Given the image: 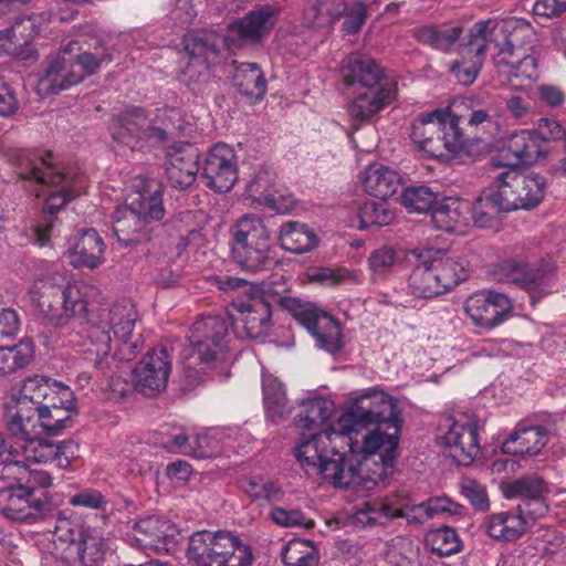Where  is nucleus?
I'll return each mask as SVG.
<instances>
[{
  "instance_id": "f257e3e1",
  "label": "nucleus",
  "mask_w": 566,
  "mask_h": 566,
  "mask_svg": "<svg viewBox=\"0 0 566 566\" xmlns=\"http://www.w3.org/2000/svg\"><path fill=\"white\" fill-rule=\"evenodd\" d=\"M532 33L527 21L511 18L504 21L476 22L462 44V85H471L478 77L486 50H494V64L509 67L505 72L515 88L528 86L538 77L537 61L521 53V40Z\"/></svg>"
},
{
  "instance_id": "f03ea898",
  "label": "nucleus",
  "mask_w": 566,
  "mask_h": 566,
  "mask_svg": "<svg viewBox=\"0 0 566 566\" xmlns=\"http://www.w3.org/2000/svg\"><path fill=\"white\" fill-rule=\"evenodd\" d=\"M340 72L345 86L353 88L347 113L357 124L374 120L398 96L397 82L369 56L350 54Z\"/></svg>"
},
{
  "instance_id": "7ed1b4c3",
  "label": "nucleus",
  "mask_w": 566,
  "mask_h": 566,
  "mask_svg": "<svg viewBox=\"0 0 566 566\" xmlns=\"http://www.w3.org/2000/svg\"><path fill=\"white\" fill-rule=\"evenodd\" d=\"M137 321V311L134 304L126 298L114 303L109 308H101L90 321V346L86 352L94 355L92 359L97 369H104L105 359L112 352V342L117 343L113 357L129 361L142 350L143 340L134 335Z\"/></svg>"
},
{
  "instance_id": "20e7f679",
  "label": "nucleus",
  "mask_w": 566,
  "mask_h": 566,
  "mask_svg": "<svg viewBox=\"0 0 566 566\" xmlns=\"http://www.w3.org/2000/svg\"><path fill=\"white\" fill-rule=\"evenodd\" d=\"M363 403L364 399L338 419L337 427L343 433V440L349 439L348 434L358 431L360 427L377 424V428L365 437L363 452L365 455H370L384 449L380 455L381 463L390 468L395 463L400 440L402 427L400 411L387 397H381L378 402L370 401L367 407Z\"/></svg>"
},
{
  "instance_id": "39448f33",
  "label": "nucleus",
  "mask_w": 566,
  "mask_h": 566,
  "mask_svg": "<svg viewBox=\"0 0 566 566\" xmlns=\"http://www.w3.org/2000/svg\"><path fill=\"white\" fill-rule=\"evenodd\" d=\"M336 439L343 440L340 429L327 424L323 430L310 436L294 448V455L308 475H318L337 488L361 485V463L348 461L336 449Z\"/></svg>"
},
{
  "instance_id": "423d86ee",
  "label": "nucleus",
  "mask_w": 566,
  "mask_h": 566,
  "mask_svg": "<svg viewBox=\"0 0 566 566\" xmlns=\"http://www.w3.org/2000/svg\"><path fill=\"white\" fill-rule=\"evenodd\" d=\"M165 216L163 185L156 179L140 181L137 196L129 206L115 209L113 231L124 247H137L151 240L148 220L159 221Z\"/></svg>"
},
{
  "instance_id": "0eeeda50",
  "label": "nucleus",
  "mask_w": 566,
  "mask_h": 566,
  "mask_svg": "<svg viewBox=\"0 0 566 566\" xmlns=\"http://www.w3.org/2000/svg\"><path fill=\"white\" fill-rule=\"evenodd\" d=\"M52 158L53 154L46 151L30 167L22 169L19 176L41 188L35 189V196H45L43 211L56 216L70 201L85 192L87 180L83 172L59 168Z\"/></svg>"
},
{
  "instance_id": "6e6552de",
  "label": "nucleus",
  "mask_w": 566,
  "mask_h": 566,
  "mask_svg": "<svg viewBox=\"0 0 566 566\" xmlns=\"http://www.w3.org/2000/svg\"><path fill=\"white\" fill-rule=\"evenodd\" d=\"M460 117L451 106L420 114L411 125V140L429 158L448 163L460 154Z\"/></svg>"
},
{
  "instance_id": "1a4fd4ad",
  "label": "nucleus",
  "mask_w": 566,
  "mask_h": 566,
  "mask_svg": "<svg viewBox=\"0 0 566 566\" xmlns=\"http://www.w3.org/2000/svg\"><path fill=\"white\" fill-rule=\"evenodd\" d=\"M545 189L544 177L509 167L494 178L492 185L483 192V197L479 199V203L484 201L485 206L496 212L528 210L542 202Z\"/></svg>"
},
{
  "instance_id": "9d476101",
  "label": "nucleus",
  "mask_w": 566,
  "mask_h": 566,
  "mask_svg": "<svg viewBox=\"0 0 566 566\" xmlns=\"http://www.w3.org/2000/svg\"><path fill=\"white\" fill-rule=\"evenodd\" d=\"M186 557L191 566H251L253 552L233 532L203 530L189 536Z\"/></svg>"
},
{
  "instance_id": "9b49d317",
  "label": "nucleus",
  "mask_w": 566,
  "mask_h": 566,
  "mask_svg": "<svg viewBox=\"0 0 566 566\" xmlns=\"http://www.w3.org/2000/svg\"><path fill=\"white\" fill-rule=\"evenodd\" d=\"M231 254L239 268L249 273L270 271L271 237L263 220L255 214H243L230 227Z\"/></svg>"
},
{
  "instance_id": "f8f14e48",
  "label": "nucleus",
  "mask_w": 566,
  "mask_h": 566,
  "mask_svg": "<svg viewBox=\"0 0 566 566\" xmlns=\"http://www.w3.org/2000/svg\"><path fill=\"white\" fill-rule=\"evenodd\" d=\"M14 397L27 406L35 407L42 418L48 417L65 429L71 426L72 416L76 412L70 387L44 376L27 377Z\"/></svg>"
},
{
  "instance_id": "ddd939ff",
  "label": "nucleus",
  "mask_w": 566,
  "mask_h": 566,
  "mask_svg": "<svg viewBox=\"0 0 566 566\" xmlns=\"http://www.w3.org/2000/svg\"><path fill=\"white\" fill-rule=\"evenodd\" d=\"M99 296L94 285L85 282H69L62 287H51L40 300L41 310L50 324L65 327L73 322H88L87 316L93 302Z\"/></svg>"
},
{
  "instance_id": "4468645a",
  "label": "nucleus",
  "mask_w": 566,
  "mask_h": 566,
  "mask_svg": "<svg viewBox=\"0 0 566 566\" xmlns=\"http://www.w3.org/2000/svg\"><path fill=\"white\" fill-rule=\"evenodd\" d=\"M413 269L409 275V289L416 297L431 298L443 294L460 283L457 263L433 258V251L412 250Z\"/></svg>"
},
{
  "instance_id": "2eb2a0df",
  "label": "nucleus",
  "mask_w": 566,
  "mask_h": 566,
  "mask_svg": "<svg viewBox=\"0 0 566 566\" xmlns=\"http://www.w3.org/2000/svg\"><path fill=\"white\" fill-rule=\"evenodd\" d=\"M98 524L84 527L77 517L61 513L55 522L53 535L56 541L66 543L71 555L75 554L84 566H93L103 559L105 539L99 530L108 521L106 514L96 515Z\"/></svg>"
},
{
  "instance_id": "dca6fc26",
  "label": "nucleus",
  "mask_w": 566,
  "mask_h": 566,
  "mask_svg": "<svg viewBox=\"0 0 566 566\" xmlns=\"http://www.w3.org/2000/svg\"><path fill=\"white\" fill-rule=\"evenodd\" d=\"M190 358L206 368H213L229 352V325L219 315H200L188 336Z\"/></svg>"
},
{
  "instance_id": "f3484780",
  "label": "nucleus",
  "mask_w": 566,
  "mask_h": 566,
  "mask_svg": "<svg viewBox=\"0 0 566 566\" xmlns=\"http://www.w3.org/2000/svg\"><path fill=\"white\" fill-rule=\"evenodd\" d=\"M280 9L259 6L231 22L226 31L223 43L232 52L259 45L276 23Z\"/></svg>"
},
{
  "instance_id": "a211bd4d",
  "label": "nucleus",
  "mask_w": 566,
  "mask_h": 566,
  "mask_svg": "<svg viewBox=\"0 0 566 566\" xmlns=\"http://www.w3.org/2000/svg\"><path fill=\"white\" fill-rule=\"evenodd\" d=\"M235 334L241 338L261 339L269 335L272 306L261 294L238 296L229 310Z\"/></svg>"
},
{
  "instance_id": "6ab92c4d",
  "label": "nucleus",
  "mask_w": 566,
  "mask_h": 566,
  "mask_svg": "<svg viewBox=\"0 0 566 566\" xmlns=\"http://www.w3.org/2000/svg\"><path fill=\"white\" fill-rule=\"evenodd\" d=\"M293 317L315 338L319 349L335 356L344 347V336L338 321L312 304L291 301Z\"/></svg>"
},
{
  "instance_id": "aec40b11",
  "label": "nucleus",
  "mask_w": 566,
  "mask_h": 566,
  "mask_svg": "<svg viewBox=\"0 0 566 566\" xmlns=\"http://www.w3.org/2000/svg\"><path fill=\"white\" fill-rule=\"evenodd\" d=\"M554 264L548 261L541 268H531L525 262L506 260L497 264L494 276L503 283L515 284L525 290L532 303L553 292Z\"/></svg>"
},
{
  "instance_id": "412c9836",
  "label": "nucleus",
  "mask_w": 566,
  "mask_h": 566,
  "mask_svg": "<svg viewBox=\"0 0 566 566\" xmlns=\"http://www.w3.org/2000/svg\"><path fill=\"white\" fill-rule=\"evenodd\" d=\"M112 139L132 151L147 153L155 148L150 117L140 106H129L114 115L108 125Z\"/></svg>"
},
{
  "instance_id": "4be33fe9",
  "label": "nucleus",
  "mask_w": 566,
  "mask_h": 566,
  "mask_svg": "<svg viewBox=\"0 0 566 566\" xmlns=\"http://www.w3.org/2000/svg\"><path fill=\"white\" fill-rule=\"evenodd\" d=\"M20 317L13 308L0 310V342L12 338L20 331ZM34 358V346L22 339L13 346L0 345V377L27 367Z\"/></svg>"
},
{
  "instance_id": "5701e85b",
  "label": "nucleus",
  "mask_w": 566,
  "mask_h": 566,
  "mask_svg": "<svg viewBox=\"0 0 566 566\" xmlns=\"http://www.w3.org/2000/svg\"><path fill=\"white\" fill-rule=\"evenodd\" d=\"M171 373V358L165 347L148 350L133 369L134 386L145 397L163 392Z\"/></svg>"
},
{
  "instance_id": "b1692460",
  "label": "nucleus",
  "mask_w": 566,
  "mask_h": 566,
  "mask_svg": "<svg viewBox=\"0 0 566 566\" xmlns=\"http://www.w3.org/2000/svg\"><path fill=\"white\" fill-rule=\"evenodd\" d=\"M238 157L234 149L224 144L217 143L206 155L201 177L205 185L217 191H230L239 178Z\"/></svg>"
},
{
  "instance_id": "393cba45",
  "label": "nucleus",
  "mask_w": 566,
  "mask_h": 566,
  "mask_svg": "<svg viewBox=\"0 0 566 566\" xmlns=\"http://www.w3.org/2000/svg\"><path fill=\"white\" fill-rule=\"evenodd\" d=\"M80 50L77 41H70L61 52L51 56L39 80V91L54 95L81 83L83 73L76 71L72 59V54Z\"/></svg>"
},
{
  "instance_id": "a878e982",
  "label": "nucleus",
  "mask_w": 566,
  "mask_h": 566,
  "mask_svg": "<svg viewBox=\"0 0 566 566\" xmlns=\"http://www.w3.org/2000/svg\"><path fill=\"white\" fill-rule=\"evenodd\" d=\"M2 421L6 430L22 441L34 434L38 427L52 436H56L65 429L60 424H54V421L48 417L42 418L35 407L27 406L13 396L3 406Z\"/></svg>"
},
{
  "instance_id": "bb28decb",
  "label": "nucleus",
  "mask_w": 566,
  "mask_h": 566,
  "mask_svg": "<svg viewBox=\"0 0 566 566\" xmlns=\"http://www.w3.org/2000/svg\"><path fill=\"white\" fill-rule=\"evenodd\" d=\"M78 444L73 440L52 441L29 437L20 444L21 465L25 462L55 463L59 469H67L77 458Z\"/></svg>"
},
{
  "instance_id": "cd10ccee",
  "label": "nucleus",
  "mask_w": 566,
  "mask_h": 566,
  "mask_svg": "<svg viewBox=\"0 0 566 566\" xmlns=\"http://www.w3.org/2000/svg\"><path fill=\"white\" fill-rule=\"evenodd\" d=\"M510 298L493 291L478 292L465 301V313L474 325L492 328L499 325L511 311Z\"/></svg>"
},
{
  "instance_id": "c85d7f7f",
  "label": "nucleus",
  "mask_w": 566,
  "mask_h": 566,
  "mask_svg": "<svg viewBox=\"0 0 566 566\" xmlns=\"http://www.w3.org/2000/svg\"><path fill=\"white\" fill-rule=\"evenodd\" d=\"M48 506L46 501L33 500L32 492L22 484L0 491V512L11 521L34 522Z\"/></svg>"
},
{
  "instance_id": "c756f323",
  "label": "nucleus",
  "mask_w": 566,
  "mask_h": 566,
  "mask_svg": "<svg viewBox=\"0 0 566 566\" xmlns=\"http://www.w3.org/2000/svg\"><path fill=\"white\" fill-rule=\"evenodd\" d=\"M199 150L191 144H182L167 153L166 177L176 189H186L193 184L199 171Z\"/></svg>"
},
{
  "instance_id": "7c9ffc66",
  "label": "nucleus",
  "mask_w": 566,
  "mask_h": 566,
  "mask_svg": "<svg viewBox=\"0 0 566 566\" xmlns=\"http://www.w3.org/2000/svg\"><path fill=\"white\" fill-rule=\"evenodd\" d=\"M43 13L15 19L14 23L0 31V55H19L40 31Z\"/></svg>"
},
{
  "instance_id": "2f4dec72",
  "label": "nucleus",
  "mask_w": 566,
  "mask_h": 566,
  "mask_svg": "<svg viewBox=\"0 0 566 566\" xmlns=\"http://www.w3.org/2000/svg\"><path fill=\"white\" fill-rule=\"evenodd\" d=\"M134 541L143 549L166 551L174 539V525L160 516L138 520L133 527Z\"/></svg>"
},
{
  "instance_id": "473e14b6",
  "label": "nucleus",
  "mask_w": 566,
  "mask_h": 566,
  "mask_svg": "<svg viewBox=\"0 0 566 566\" xmlns=\"http://www.w3.org/2000/svg\"><path fill=\"white\" fill-rule=\"evenodd\" d=\"M548 442V430L542 426L518 423L502 443V452L513 455H537Z\"/></svg>"
},
{
  "instance_id": "72a5a7b5",
  "label": "nucleus",
  "mask_w": 566,
  "mask_h": 566,
  "mask_svg": "<svg viewBox=\"0 0 566 566\" xmlns=\"http://www.w3.org/2000/svg\"><path fill=\"white\" fill-rule=\"evenodd\" d=\"M502 153L505 157L512 155V159L507 164L509 167H514L517 164L531 165L545 156L538 135L526 129L513 133Z\"/></svg>"
},
{
  "instance_id": "f704fd0d",
  "label": "nucleus",
  "mask_w": 566,
  "mask_h": 566,
  "mask_svg": "<svg viewBox=\"0 0 566 566\" xmlns=\"http://www.w3.org/2000/svg\"><path fill=\"white\" fill-rule=\"evenodd\" d=\"M185 51L192 63L208 69L220 53V38L212 31L198 30L187 32L182 40Z\"/></svg>"
},
{
  "instance_id": "c9c22d12",
  "label": "nucleus",
  "mask_w": 566,
  "mask_h": 566,
  "mask_svg": "<svg viewBox=\"0 0 566 566\" xmlns=\"http://www.w3.org/2000/svg\"><path fill=\"white\" fill-rule=\"evenodd\" d=\"M105 243L95 229L84 230L72 248V263L74 266L94 269L103 262Z\"/></svg>"
},
{
  "instance_id": "e433bc0d",
  "label": "nucleus",
  "mask_w": 566,
  "mask_h": 566,
  "mask_svg": "<svg viewBox=\"0 0 566 566\" xmlns=\"http://www.w3.org/2000/svg\"><path fill=\"white\" fill-rule=\"evenodd\" d=\"M155 148L178 137L185 129L182 112L178 107H163L150 118Z\"/></svg>"
},
{
  "instance_id": "4c0bfd02",
  "label": "nucleus",
  "mask_w": 566,
  "mask_h": 566,
  "mask_svg": "<svg viewBox=\"0 0 566 566\" xmlns=\"http://www.w3.org/2000/svg\"><path fill=\"white\" fill-rule=\"evenodd\" d=\"M400 181L397 171L380 164H373L367 168L363 184L369 196L387 200L397 192Z\"/></svg>"
},
{
  "instance_id": "58836bf2",
  "label": "nucleus",
  "mask_w": 566,
  "mask_h": 566,
  "mask_svg": "<svg viewBox=\"0 0 566 566\" xmlns=\"http://www.w3.org/2000/svg\"><path fill=\"white\" fill-rule=\"evenodd\" d=\"M279 241L282 249L295 254L313 250L318 238L307 224L298 221H287L281 226Z\"/></svg>"
},
{
  "instance_id": "ea45409f",
  "label": "nucleus",
  "mask_w": 566,
  "mask_h": 566,
  "mask_svg": "<svg viewBox=\"0 0 566 566\" xmlns=\"http://www.w3.org/2000/svg\"><path fill=\"white\" fill-rule=\"evenodd\" d=\"M233 84L242 95L253 102L263 99L266 93V80L262 69L256 63L237 65Z\"/></svg>"
},
{
  "instance_id": "a19ab883",
  "label": "nucleus",
  "mask_w": 566,
  "mask_h": 566,
  "mask_svg": "<svg viewBox=\"0 0 566 566\" xmlns=\"http://www.w3.org/2000/svg\"><path fill=\"white\" fill-rule=\"evenodd\" d=\"M491 537L500 541H515L528 528V521L518 510L516 512H500L490 516L486 524Z\"/></svg>"
},
{
  "instance_id": "79ce46f5",
  "label": "nucleus",
  "mask_w": 566,
  "mask_h": 566,
  "mask_svg": "<svg viewBox=\"0 0 566 566\" xmlns=\"http://www.w3.org/2000/svg\"><path fill=\"white\" fill-rule=\"evenodd\" d=\"M359 518L367 524H385V522L405 515V504L397 497H385L366 501L358 511Z\"/></svg>"
},
{
  "instance_id": "37998d69",
  "label": "nucleus",
  "mask_w": 566,
  "mask_h": 566,
  "mask_svg": "<svg viewBox=\"0 0 566 566\" xmlns=\"http://www.w3.org/2000/svg\"><path fill=\"white\" fill-rule=\"evenodd\" d=\"M345 9V0H310L304 10L305 24L310 28L329 27Z\"/></svg>"
},
{
  "instance_id": "c03bdc74",
  "label": "nucleus",
  "mask_w": 566,
  "mask_h": 566,
  "mask_svg": "<svg viewBox=\"0 0 566 566\" xmlns=\"http://www.w3.org/2000/svg\"><path fill=\"white\" fill-rule=\"evenodd\" d=\"M242 490L251 502L259 506L281 502L285 495L277 482L263 476H250L242 481Z\"/></svg>"
},
{
  "instance_id": "a18cd8bd",
  "label": "nucleus",
  "mask_w": 566,
  "mask_h": 566,
  "mask_svg": "<svg viewBox=\"0 0 566 566\" xmlns=\"http://www.w3.org/2000/svg\"><path fill=\"white\" fill-rule=\"evenodd\" d=\"M483 424L475 417H469L468 422L462 423V467H483L486 459L480 447V433Z\"/></svg>"
},
{
  "instance_id": "49530a36",
  "label": "nucleus",
  "mask_w": 566,
  "mask_h": 566,
  "mask_svg": "<svg viewBox=\"0 0 566 566\" xmlns=\"http://www.w3.org/2000/svg\"><path fill=\"white\" fill-rule=\"evenodd\" d=\"M357 217L359 220L358 228L366 230L389 226L395 220L396 213L386 199H368L358 206Z\"/></svg>"
},
{
  "instance_id": "de8ad7c7",
  "label": "nucleus",
  "mask_w": 566,
  "mask_h": 566,
  "mask_svg": "<svg viewBox=\"0 0 566 566\" xmlns=\"http://www.w3.org/2000/svg\"><path fill=\"white\" fill-rule=\"evenodd\" d=\"M415 36L420 43L448 53L460 39V25L444 30L434 25H423L416 29Z\"/></svg>"
},
{
  "instance_id": "09e8293b",
  "label": "nucleus",
  "mask_w": 566,
  "mask_h": 566,
  "mask_svg": "<svg viewBox=\"0 0 566 566\" xmlns=\"http://www.w3.org/2000/svg\"><path fill=\"white\" fill-rule=\"evenodd\" d=\"M329 417L328 402L322 398H313L302 403V410L295 418V424L303 430H315L326 424Z\"/></svg>"
},
{
  "instance_id": "8fccbe9b",
  "label": "nucleus",
  "mask_w": 566,
  "mask_h": 566,
  "mask_svg": "<svg viewBox=\"0 0 566 566\" xmlns=\"http://www.w3.org/2000/svg\"><path fill=\"white\" fill-rule=\"evenodd\" d=\"M437 192L424 185L410 186L401 193V203L409 212L427 213L437 202Z\"/></svg>"
},
{
  "instance_id": "3c124183",
  "label": "nucleus",
  "mask_w": 566,
  "mask_h": 566,
  "mask_svg": "<svg viewBox=\"0 0 566 566\" xmlns=\"http://www.w3.org/2000/svg\"><path fill=\"white\" fill-rule=\"evenodd\" d=\"M262 390L268 412L273 417H283L287 412V398L283 384L273 376H263Z\"/></svg>"
},
{
  "instance_id": "603ef678",
  "label": "nucleus",
  "mask_w": 566,
  "mask_h": 566,
  "mask_svg": "<svg viewBox=\"0 0 566 566\" xmlns=\"http://www.w3.org/2000/svg\"><path fill=\"white\" fill-rule=\"evenodd\" d=\"M426 544L439 556H449L460 549V539L454 528L442 526L426 535Z\"/></svg>"
},
{
  "instance_id": "864d4df0",
  "label": "nucleus",
  "mask_w": 566,
  "mask_h": 566,
  "mask_svg": "<svg viewBox=\"0 0 566 566\" xmlns=\"http://www.w3.org/2000/svg\"><path fill=\"white\" fill-rule=\"evenodd\" d=\"M434 227L446 232H453L460 220V199L446 197L431 214Z\"/></svg>"
},
{
  "instance_id": "5fc2aeb1",
  "label": "nucleus",
  "mask_w": 566,
  "mask_h": 566,
  "mask_svg": "<svg viewBox=\"0 0 566 566\" xmlns=\"http://www.w3.org/2000/svg\"><path fill=\"white\" fill-rule=\"evenodd\" d=\"M459 509L460 504L451 501L449 497L433 496L426 502L412 506L411 512L415 513V518L418 522H423V520H430L438 515L457 514Z\"/></svg>"
},
{
  "instance_id": "6e6d98bb",
  "label": "nucleus",
  "mask_w": 566,
  "mask_h": 566,
  "mask_svg": "<svg viewBox=\"0 0 566 566\" xmlns=\"http://www.w3.org/2000/svg\"><path fill=\"white\" fill-rule=\"evenodd\" d=\"M20 444L14 446L7 441L0 432V465L3 479L21 478L25 473V465H21Z\"/></svg>"
},
{
  "instance_id": "4d7b16f0",
  "label": "nucleus",
  "mask_w": 566,
  "mask_h": 566,
  "mask_svg": "<svg viewBox=\"0 0 566 566\" xmlns=\"http://www.w3.org/2000/svg\"><path fill=\"white\" fill-rule=\"evenodd\" d=\"M546 494V486L538 478L526 476L516 480L509 486L510 497H520L521 501H532L535 499L544 497Z\"/></svg>"
},
{
  "instance_id": "13d9d810",
  "label": "nucleus",
  "mask_w": 566,
  "mask_h": 566,
  "mask_svg": "<svg viewBox=\"0 0 566 566\" xmlns=\"http://www.w3.org/2000/svg\"><path fill=\"white\" fill-rule=\"evenodd\" d=\"M270 518L282 527H304L311 530L315 526V522L300 510H285L276 506L271 510Z\"/></svg>"
},
{
  "instance_id": "bf43d9fd",
  "label": "nucleus",
  "mask_w": 566,
  "mask_h": 566,
  "mask_svg": "<svg viewBox=\"0 0 566 566\" xmlns=\"http://www.w3.org/2000/svg\"><path fill=\"white\" fill-rule=\"evenodd\" d=\"M274 176L269 170H259L248 184L245 192L255 203L261 205L275 186Z\"/></svg>"
},
{
  "instance_id": "052dcab7",
  "label": "nucleus",
  "mask_w": 566,
  "mask_h": 566,
  "mask_svg": "<svg viewBox=\"0 0 566 566\" xmlns=\"http://www.w3.org/2000/svg\"><path fill=\"white\" fill-rule=\"evenodd\" d=\"M265 198L260 206H264L279 213H289L296 205L294 196L284 186L279 184H275L270 195Z\"/></svg>"
},
{
  "instance_id": "680f3d73",
  "label": "nucleus",
  "mask_w": 566,
  "mask_h": 566,
  "mask_svg": "<svg viewBox=\"0 0 566 566\" xmlns=\"http://www.w3.org/2000/svg\"><path fill=\"white\" fill-rule=\"evenodd\" d=\"M342 17L344 18L342 31L345 34H356L360 31L367 19V8L359 1L352 4L346 3V9Z\"/></svg>"
},
{
  "instance_id": "e2e57ef3",
  "label": "nucleus",
  "mask_w": 566,
  "mask_h": 566,
  "mask_svg": "<svg viewBox=\"0 0 566 566\" xmlns=\"http://www.w3.org/2000/svg\"><path fill=\"white\" fill-rule=\"evenodd\" d=\"M72 506H81L85 509L105 512L107 500L105 495L93 488L82 489L69 499Z\"/></svg>"
},
{
  "instance_id": "0e129e2a",
  "label": "nucleus",
  "mask_w": 566,
  "mask_h": 566,
  "mask_svg": "<svg viewBox=\"0 0 566 566\" xmlns=\"http://www.w3.org/2000/svg\"><path fill=\"white\" fill-rule=\"evenodd\" d=\"M397 255V250L394 247L384 244L370 253L368 258L369 268L375 275H381L392 268Z\"/></svg>"
},
{
  "instance_id": "69168bd1",
  "label": "nucleus",
  "mask_w": 566,
  "mask_h": 566,
  "mask_svg": "<svg viewBox=\"0 0 566 566\" xmlns=\"http://www.w3.org/2000/svg\"><path fill=\"white\" fill-rule=\"evenodd\" d=\"M72 59L75 64L76 71L83 73V78L86 75L94 74L99 69L102 63L111 62V60H112L111 55L108 53H106L105 51H103L101 53L99 52L77 53L75 55H72Z\"/></svg>"
},
{
  "instance_id": "338daca9",
  "label": "nucleus",
  "mask_w": 566,
  "mask_h": 566,
  "mask_svg": "<svg viewBox=\"0 0 566 566\" xmlns=\"http://www.w3.org/2000/svg\"><path fill=\"white\" fill-rule=\"evenodd\" d=\"M20 109L15 88L0 76V117L11 118Z\"/></svg>"
},
{
  "instance_id": "774afa93",
  "label": "nucleus",
  "mask_w": 566,
  "mask_h": 566,
  "mask_svg": "<svg viewBox=\"0 0 566 566\" xmlns=\"http://www.w3.org/2000/svg\"><path fill=\"white\" fill-rule=\"evenodd\" d=\"M462 495L478 511H486L490 507L486 489L474 480L462 481Z\"/></svg>"
}]
</instances>
